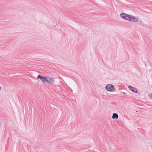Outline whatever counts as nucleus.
Here are the masks:
<instances>
[{
	"label": "nucleus",
	"mask_w": 152,
	"mask_h": 152,
	"mask_svg": "<svg viewBox=\"0 0 152 152\" xmlns=\"http://www.w3.org/2000/svg\"><path fill=\"white\" fill-rule=\"evenodd\" d=\"M105 88L107 91L110 92H113L116 90L113 86L111 84H107Z\"/></svg>",
	"instance_id": "f257e3e1"
},
{
	"label": "nucleus",
	"mask_w": 152,
	"mask_h": 152,
	"mask_svg": "<svg viewBox=\"0 0 152 152\" xmlns=\"http://www.w3.org/2000/svg\"><path fill=\"white\" fill-rule=\"evenodd\" d=\"M47 76L42 77L40 75H39L37 76V78L40 79L41 80L43 83H45L47 82Z\"/></svg>",
	"instance_id": "f03ea898"
},
{
	"label": "nucleus",
	"mask_w": 152,
	"mask_h": 152,
	"mask_svg": "<svg viewBox=\"0 0 152 152\" xmlns=\"http://www.w3.org/2000/svg\"><path fill=\"white\" fill-rule=\"evenodd\" d=\"M54 80L52 78L50 77L47 76V82L49 84L53 83Z\"/></svg>",
	"instance_id": "7ed1b4c3"
},
{
	"label": "nucleus",
	"mask_w": 152,
	"mask_h": 152,
	"mask_svg": "<svg viewBox=\"0 0 152 152\" xmlns=\"http://www.w3.org/2000/svg\"><path fill=\"white\" fill-rule=\"evenodd\" d=\"M128 16L129 15H127L124 13H121L120 15V16L122 18L126 20L128 19Z\"/></svg>",
	"instance_id": "20e7f679"
},
{
	"label": "nucleus",
	"mask_w": 152,
	"mask_h": 152,
	"mask_svg": "<svg viewBox=\"0 0 152 152\" xmlns=\"http://www.w3.org/2000/svg\"><path fill=\"white\" fill-rule=\"evenodd\" d=\"M128 88L132 92L134 93H137V90L136 88L130 86H128Z\"/></svg>",
	"instance_id": "39448f33"
},
{
	"label": "nucleus",
	"mask_w": 152,
	"mask_h": 152,
	"mask_svg": "<svg viewBox=\"0 0 152 152\" xmlns=\"http://www.w3.org/2000/svg\"><path fill=\"white\" fill-rule=\"evenodd\" d=\"M138 20V19L136 17L132 15V16L131 22H137Z\"/></svg>",
	"instance_id": "423d86ee"
},
{
	"label": "nucleus",
	"mask_w": 152,
	"mask_h": 152,
	"mask_svg": "<svg viewBox=\"0 0 152 152\" xmlns=\"http://www.w3.org/2000/svg\"><path fill=\"white\" fill-rule=\"evenodd\" d=\"M112 118L113 119H117L118 118V115L117 113H114L113 114Z\"/></svg>",
	"instance_id": "0eeeda50"
},
{
	"label": "nucleus",
	"mask_w": 152,
	"mask_h": 152,
	"mask_svg": "<svg viewBox=\"0 0 152 152\" xmlns=\"http://www.w3.org/2000/svg\"><path fill=\"white\" fill-rule=\"evenodd\" d=\"M132 16V15H129V16H128V19L127 20L131 21V20Z\"/></svg>",
	"instance_id": "6e6552de"
},
{
	"label": "nucleus",
	"mask_w": 152,
	"mask_h": 152,
	"mask_svg": "<svg viewBox=\"0 0 152 152\" xmlns=\"http://www.w3.org/2000/svg\"><path fill=\"white\" fill-rule=\"evenodd\" d=\"M148 95L150 98L152 99V93L149 94Z\"/></svg>",
	"instance_id": "1a4fd4ad"
},
{
	"label": "nucleus",
	"mask_w": 152,
	"mask_h": 152,
	"mask_svg": "<svg viewBox=\"0 0 152 152\" xmlns=\"http://www.w3.org/2000/svg\"><path fill=\"white\" fill-rule=\"evenodd\" d=\"M123 93L124 94H125V93H124V92Z\"/></svg>",
	"instance_id": "9d476101"
}]
</instances>
